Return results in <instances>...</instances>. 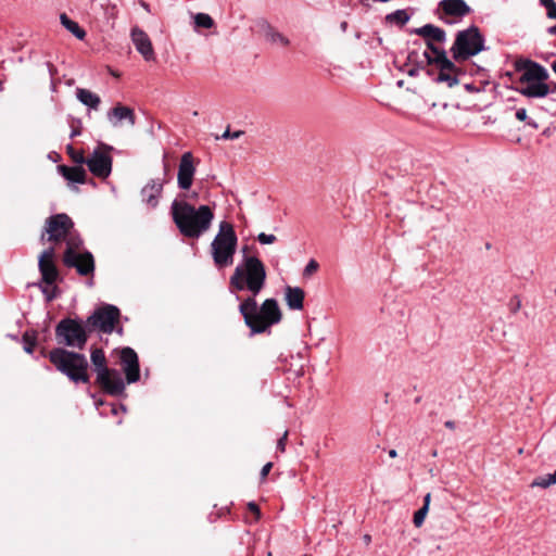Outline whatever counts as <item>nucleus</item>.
Masks as SVG:
<instances>
[{
    "label": "nucleus",
    "mask_w": 556,
    "mask_h": 556,
    "mask_svg": "<svg viewBox=\"0 0 556 556\" xmlns=\"http://www.w3.org/2000/svg\"><path fill=\"white\" fill-rule=\"evenodd\" d=\"M89 333L87 321L83 323L70 317L61 319L55 327V337L59 343L79 350L85 348Z\"/></svg>",
    "instance_id": "8"
},
{
    "label": "nucleus",
    "mask_w": 556,
    "mask_h": 556,
    "mask_svg": "<svg viewBox=\"0 0 556 556\" xmlns=\"http://www.w3.org/2000/svg\"><path fill=\"white\" fill-rule=\"evenodd\" d=\"M539 2L546 9V16L556 20V2L554 0H539Z\"/></svg>",
    "instance_id": "37"
},
{
    "label": "nucleus",
    "mask_w": 556,
    "mask_h": 556,
    "mask_svg": "<svg viewBox=\"0 0 556 556\" xmlns=\"http://www.w3.org/2000/svg\"><path fill=\"white\" fill-rule=\"evenodd\" d=\"M256 296L245 298L239 305V312L243 317L245 326L250 329V334H260L271 326L280 323L282 313L276 299H266L261 306L256 302Z\"/></svg>",
    "instance_id": "2"
},
{
    "label": "nucleus",
    "mask_w": 556,
    "mask_h": 556,
    "mask_svg": "<svg viewBox=\"0 0 556 556\" xmlns=\"http://www.w3.org/2000/svg\"><path fill=\"white\" fill-rule=\"evenodd\" d=\"M305 293L300 287L288 286L285 290V300L290 309L300 311L304 306Z\"/></svg>",
    "instance_id": "24"
},
{
    "label": "nucleus",
    "mask_w": 556,
    "mask_h": 556,
    "mask_svg": "<svg viewBox=\"0 0 556 556\" xmlns=\"http://www.w3.org/2000/svg\"><path fill=\"white\" fill-rule=\"evenodd\" d=\"M288 438V431H285L283 435L277 442V450L280 452L286 451V443Z\"/></svg>",
    "instance_id": "43"
},
{
    "label": "nucleus",
    "mask_w": 556,
    "mask_h": 556,
    "mask_svg": "<svg viewBox=\"0 0 556 556\" xmlns=\"http://www.w3.org/2000/svg\"><path fill=\"white\" fill-rule=\"evenodd\" d=\"M66 151L74 163L78 165L85 164L87 157H85L83 150H75L73 146L68 144Z\"/></svg>",
    "instance_id": "36"
},
{
    "label": "nucleus",
    "mask_w": 556,
    "mask_h": 556,
    "mask_svg": "<svg viewBox=\"0 0 556 556\" xmlns=\"http://www.w3.org/2000/svg\"><path fill=\"white\" fill-rule=\"evenodd\" d=\"M256 239L261 244H271L277 240L275 235L265 232L258 233Z\"/></svg>",
    "instance_id": "39"
},
{
    "label": "nucleus",
    "mask_w": 556,
    "mask_h": 556,
    "mask_svg": "<svg viewBox=\"0 0 556 556\" xmlns=\"http://www.w3.org/2000/svg\"><path fill=\"white\" fill-rule=\"evenodd\" d=\"M68 242H73L74 251H77L83 243V241L80 239L73 238V237L68 238L67 243Z\"/></svg>",
    "instance_id": "46"
},
{
    "label": "nucleus",
    "mask_w": 556,
    "mask_h": 556,
    "mask_svg": "<svg viewBox=\"0 0 556 556\" xmlns=\"http://www.w3.org/2000/svg\"><path fill=\"white\" fill-rule=\"evenodd\" d=\"M471 12L464 0H442L439 2L438 16L445 24H454Z\"/></svg>",
    "instance_id": "13"
},
{
    "label": "nucleus",
    "mask_w": 556,
    "mask_h": 556,
    "mask_svg": "<svg viewBox=\"0 0 556 556\" xmlns=\"http://www.w3.org/2000/svg\"><path fill=\"white\" fill-rule=\"evenodd\" d=\"M418 71L419 70L417 67L410 68L408 71V75L412 76V77L417 76L418 75Z\"/></svg>",
    "instance_id": "49"
},
{
    "label": "nucleus",
    "mask_w": 556,
    "mask_h": 556,
    "mask_svg": "<svg viewBox=\"0 0 556 556\" xmlns=\"http://www.w3.org/2000/svg\"><path fill=\"white\" fill-rule=\"evenodd\" d=\"M521 307V300L519 299V296L517 295H514L509 302H508V308L509 311L515 314L517 313Z\"/></svg>",
    "instance_id": "40"
},
{
    "label": "nucleus",
    "mask_w": 556,
    "mask_h": 556,
    "mask_svg": "<svg viewBox=\"0 0 556 556\" xmlns=\"http://www.w3.org/2000/svg\"><path fill=\"white\" fill-rule=\"evenodd\" d=\"M194 25L199 28H212L215 22L212 16L206 13H197L194 15Z\"/></svg>",
    "instance_id": "33"
},
{
    "label": "nucleus",
    "mask_w": 556,
    "mask_h": 556,
    "mask_svg": "<svg viewBox=\"0 0 556 556\" xmlns=\"http://www.w3.org/2000/svg\"><path fill=\"white\" fill-rule=\"evenodd\" d=\"M111 150H113L111 146L101 143L86 159L85 164L93 176L102 179L110 176L113 163L112 156L110 155Z\"/></svg>",
    "instance_id": "10"
},
{
    "label": "nucleus",
    "mask_w": 556,
    "mask_h": 556,
    "mask_svg": "<svg viewBox=\"0 0 556 556\" xmlns=\"http://www.w3.org/2000/svg\"><path fill=\"white\" fill-rule=\"evenodd\" d=\"M170 214L179 232L192 239H198L206 232L214 219V213L208 205H200L195 208L190 203L178 200L173 201Z\"/></svg>",
    "instance_id": "1"
},
{
    "label": "nucleus",
    "mask_w": 556,
    "mask_h": 556,
    "mask_svg": "<svg viewBox=\"0 0 556 556\" xmlns=\"http://www.w3.org/2000/svg\"><path fill=\"white\" fill-rule=\"evenodd\" d=\"M516 71L520 73V83L547 80V70L541 64L529 59H519L515 63Z\"/></svg>",
    "instance_id": "15"
},
{
    "label": "nucleus",
    "mask_w": 556,
    "mask_h": 556,
    "mask_svg": "<svg viewBox=\"0 0 556 556\" xmlns=\"http://www.w3.org/2000/svg\"><path fill=\"white\" fill-rule=\"evenodd\" d=\"M74 223L71 217L65 213L51 215L46 219L45 231L41 235V240H45V235H48L47 240L58 242L64 239L72 228Z\"/></svg>",
    "instance_id": "11"
},
{
    "label": "nucleus",
    "mask_w": 556,
    "mask_h": 556,
    "mask_svg": "<svg viewBox=\"0 0 556 556\" xmlns=\"http://www.w3.org/2000/svg\"><path fill=\"white\" fill-rule=\"evenodd\" d=\"M268 556H273V554H271V553H268Z\"/></svg>",
    "instance_id": "59"
},
{
    "label": "nucleus",
    "mask_w": 556,
    "mask_h": 556,
    "mask_svg": "<svg viewBox=\"0 0 556 556\" xmlns=\"http://www.w3.org/2000/svg\"><path fill=\"white\" fill-rule=\"evenodd\" d=\"M195 173L194 157L191 152H185L179 162L177 185L181 190H189Z\"/></svg>",
    "instance_id": "18"
},
{
    "label": "nucleus",
    "mask_w": 556,
    "mask_h": 556,
    "mask_svg": "<svg viewBox=\"0 0 556 556\" xmlns=\"http://www.w3.org/2000/svg\"><path fill=\"white\" fill-rule=\"evenodd\" d=\"M23 343H24V351L28 354H31L34 352V349H35V345H36V342H37V338H36V332H28L26 331L24 334H23Z\"/></svg>",
    "instance_id": "35"
},
{
    "label": "nucleus",
    "mask_w": 556,
    "mask_h": 556,
    "mask_svg": "<svg viewBox=\"0 0 556 556\" xmlns=\"http://www.w3.org/2000/svg\"><path fill=\"white\" fill-rule=\"evenodd\" d=\"M445 427H446V428H448V429H451V430H453V429H455V422H454V421H452V420H447V421L445 422Z\"/></svg>",
    "instance_id": "50"
},
{
    "label": "nucleus",
    "mask_w": 556,
    "mask_h": 556,
    "mask_svg": "<svg viewBox=\"0 0 556 556\" xmlns=\"http://www.w3.org/2000/svg\"><path fill=\"white\" fill-rule=\"evenodd\" d=\"M63 263L70 268H75L81 276H88L94 271V260L90 252L79 253L74 251L73 242H68V248L64 252Z\"/></svg>",
    "instance_id": "12"
},
{
    "label": "nucleus",
    "mask_w": 556,
    "mask_h": 556,
    "mask_svg": "<svg viewBox=\"0 0 556 556\" xmlns=\"http://www.w3.org/2000/svg\"><path fill=\"white\" fill-rule=\"evenodd\" d=\"M58 169L71 182L84 184L86 181V170L80 165L73 167L60 165Z\"/></svg>",
    "instance_id": "27"
},
{
    "label": "nucleus",
    "mask_w": 556,
    "mask_h": 556,
    "mask_svg": "<svg viewBox=\"0 0 556 556\" xmlns=\"http://www.w3.org/2000/svg\"><path fill=\"white\" fill-rule=\"evenodd\" d=\"M520 84V93L528 98H543L546 97L551 91L546 80H534Z\"/></svg>",
    "instance_id": "23"
},
{
    "label": "nucleus",
    "mask_w": 556,
    "mask_h": 556,
    "mask_svg": "<svg viewBox=\"0 0 556 556\" xmlns=\"http://www.w3.org/2000/svg\"><path fill=\"white\" fill-rule=\"evenodd\" d=\"M547 33L553 36L556 35V24L554 26L548 27Z\"/></svg>",
    "instance_id": "52"
},
{
    "label": "nucleus",
    "mask_w": 556,
    "mask_h": 556,
    "mask_svg": "<svg viewBox=\"0 0 556 556\" xmlns=\"http://www.w3.org/2000/svg\"><path fill=\"white\" fill-rule=\"evenodd\" d=\"M266 268L263 262L251 255H244L230 276L229 285L236 291L248 290L256 296L265 287Z\"/></svg>",
    "instance_id": "3"
},
{
    "label": "nucleus",
    "mask_w": 556,
    "mask_h": 556,
    "mask_svg": "<svg viewBox=\"0 0 556 556\" xmlns=\"http://www.w3.org/2000/svg\"><path fill=\"white\" fill-rule=\"evenodd\" d=\"M47 65H48L49 70L51 71V70H52V67H53V66L51 65V63H47Z\"/></svg>",
    "instance_id": "58"
},
{
    "label": "nucleus",
    "mask_w": 556,
    "mask_h": 556,
    "mask_svg": "<svg viewBox=\"0 0 556 556\" xmlns=\"http://www.w3.org/2000/svg\"><path fill=\"white\" fill-rule=\"evenodd\" d=\"M340 29H341L343 33H345V31H346V29H348V22H346V21L341 22V24H340Z\"/></svg>",
    "instance_id": "51"
},
{
    "label": "nucleus",
    "mask_w": 556,
    "mask_h": 556,
    "mask_svg": "<svg viewBox=\"0 0 556 556\" xmlns=\"http://www.w3.org/2000/svg\"><path fill=\"white\" fill-rule=\"evenodd\" d=\"M427 48L434 54L432 58L429 52H425L424 55L427 60L428 64H439L441 59V53L446 55L445 50L438 48L432 41H427Z\"/></svg>",
    "instance_id": "31"
},
{
    "label": "nucleus",
    "mask_w": 556,
    "mask_h": 556,
    "mask_svg": "<svg viewBox=\"0 0 556 556\" xmlns=\"http://www.w3.org/2000/svg\"><path fill=\"white\" fill-rule=\"evenodd\" d=\"M3 89H4L3 83L0 81V91H2Z\"/></svg>",
    "instance_id": "57"
},
{
    "label": "nucleus",
    "mask_w": 556,
    "mask_h": 556,
    "mask_svg": "<svg viewBox=\"0 0 556 556\" xmlns=\"http://www.w3.org/2000/svg\"><path fill=\"white\" fill-rule=\"evenodd\" d=\"M318 268H319V264L314 258H312L306 264V266L303 270V276L308 277V276L313 275L314 273H316L318 270Z\"/></svg>",
    "instance_id": "38"
},
{
    "label": "nucleus",
    "mask_w": 556,
    "mask_h": 556,
    "mask_svg": "<svg viewBox=\"0 0 556 556\" xmlns=\"http://www.w3.org/2000/svg\"><path fill=\"white\" fill-rule=\"evenodd\" d=\"M130 38L136 50L141 54L144 61H155V52L149 35L139 26H134L130 30Z\"/></svg>",
    "instance_id": "17"
},
{
    "label": "nucleus",
    "mask_w": 556,
    "mask_h": 556,
    "mask_svg": "<svg viewBox=\"0 0 556 556\" xmlns=\"http://www.w3.org/2000/svg\"><path fill=\"white\" fill-rule=\"evenodd\" d=\"M552 68H553V71H554V73L556 74V61H555V62H553V64H552Z\"/></svg>",
    "instance_id": "55"
},
{
    "label": "nucleus",
    "mask_w": 556,
    "mask_h": 556,
    "mask_svg": "<svg viewBox=\"0 0 556 556\" xmlns=\"http://www.w3.org/2000/svg\"><path fill=\"white\" fill-rule=\"evenodd\" d=\"M248 509L255 515L256 520L261 518V510L255 502H249Z\"/></svg>",
    "instance_id": "42"
},
{
    "label": "nucleus",
    "mask_w": 556,
    "mask_h": 556,
    "mask_svg": "<svg viewBox=\"0 0 556 556\" xmlns=\"http://www.w3.org/2000/svg\"><path fill=\"white\" fill-rule=\"evenodd\" d=\"M242 252L245 255V253L248 252V247L247 245L242 248Z\"/></svg>",
    "instance_id": "56"
},
{
    "label": "nucleus",
    "mask_w": 556,
    "mask_h": 556,
    "mask_svg": "<svg viewBox=\"0 0 556 556\" xmlns=\"http://www.w3.org/2000/svg\"><path fill=\"white\" fill-rule=\"evenodd\" d=\"M121 316L119 309L111 304H105L97 308L87 319V329L92 332L99 330L100 332L110 334L118 323Z\"/></svg>",
    "instance_id": "9"
},
{
    "label": "nucleus",
    "mask_w": 556,
    "mask_h": 556,
    "mask_svg": "<svg viewBox=\"0 0 556 556\" xmlns=\"http://www.w3.org/2000/svg\"><path fill=\"white\" fill-rule=\"evenodd\" d=\"M484 49V38L476 26L457 33L451 48V53L456 62L466 61Z\"/></svg>",
    "instance_id": "7"
},
{
    "label": "nucleus",
    "mask_w": 556,
    "mask_h": 556,
    "mask_svg": "<svg viewBox=\"0 0 556 556\" xmlns=\"http://www.w3.org/2000/svg\"><path fill=\"white\" fill-rule=\"evenodd\" d=\"M49 361L58 371L66 376L74 383H88L87 357L64 348H54L49 352Z\"/></svg>",
    "instance_id": "4"
},
{
    "label": "nucleus",
    "mask_w": 556,
    "mask_h": 556,
    "mask_svg": "<svg viewBox=\"0 0 556 556\" xmlns=\"http://www.w3.org/2000/svg\"><path fill=\"white\" fill-rule=\"evenodd\" d=\"M437 66L439 67V74L435 81L444 83L447 87H453L459 83V68L443 53H441L440 63Z\"/></svg>",
    "instance_id": "20"
},
{
    "label": "nucleus",
    "mask_w": 556,
    "mask_h": 556,
    "mask_svg": "<svg viewBox=\"0 0 556 556\" xmlns=\"http://www.w3.org/2000/svg\"><path fill=\"white\" fill-rule=\"evenodd\" d=\"M515 116L518 121H526L527 118V110L525 108H519L517 109L516 113H515Z\"/></svg>",
    "instance_id": "45"
},
{
    "label": "nucleus",
    "mask_w": 556,
    "mask_h": 556,
    "mask_svg": "<svg viewBox=\"0 0 556 556\" xmlns=\"http://www.w3.org/2000/svg\"><path fill=\"white\" fill-rule=\"evenodd\" d=\"M79 135H80V130L78 128H73L72 131H71L70 137L74 138V137L79 136Z\"/></svg>",
    "instance_id": "48"
},
{
    "label": "nucleus",
    "mask_w": 556,
    "mask_h": 556,
    "mask_svg": "<svg viewBox=\"0 0 556 556\" xmlns=\"http://www.w3.org/2000/svg\"><path fill=\"white\" fill-rule=\"evenodd\" d=\"M364 541L368 544L370 542V535L366 534Z\"/></svg>",
    "instance_id": "54"
},
{
    "label": "nucleus",
    "mask_w": 556,
    "mask_h": 556,
    "mask_svg": "<svg viewBox=\"0 0 556 556\" xmlns=\"http://www.w3.org/2000/svg\"><path fill=\"white\" fill-rule=\"evenodd\" d=\"M271 467H273V464H271V463H267V464H265V465L263 466V468L261 469V472H260V476H261V479H262V480H264V479L268 476V473H269V471H270Z\"/></svg>",
    "instance_id": "44"
},
{
    "label": "nucleus",
    "mask_w": 556,
    "mask_h": 556,
    "mask_svg": "<svg viewBox=\"0 0 556 556\" xmlns=\"http://www.w3.org/2000/svg\"><path fill=\"white\" fill-rule=\"evenodd\" d=\"M76 98L80 103L91 110H98L101 103V99L97 93L85 88L76 89Z\"/></svg>",
    "instance_id": "28"
},
{
    "label": "nucleus",
    "mask_w": 556,
    "mask_h": 556,
    "mask_svg": "<svg viewBox=\"0 0 556 556\" xmlns=\"http://www.w3.org/2000/svg\"><path fill=\"white\" fill-rule=\"evenodd\" d=\"M396 455H397V452H396L395 450H390V451H389V456H390L391 458L396 457Z\"/></svg>",
    "instance_id": "53"
},
{
    "label": "nucleus",
    "mask_w": 556,
    "mask_h": 556,
    "mask_svg": "<svg viewBox=\"0 0 556 556\" xmlns=\"http://www.w3.org/2000/svg\"><path fill=\"white\" fill-rule=\"evenodd\" d=\"M91 363L97 371V383L102 390L112 396L124 394L125 382L122 375L116 369H111L106 365V357L102 349H93L90 355Z\"/></svg>",
    "instance_id": "6"
},
{
    "label": "nucleus",
    "mask_w": 556,
    "mask_h": 556,
    "mask_svg": "<svg viewBox=\"0 0 556 556\" xmlns=\"http://www.w3.org/2000/svg\"><path fill=\"white\" fill-rule=\"evenodd\" d=\"M556 483V470L552 473H547L541 477H538L533 482L532 485L541 486V488H548Z\"/></svg>",
    "instance_id": "34"
},
{
    "label": "nucleus",
    "mask_w": 556,
    "mask_h": 556,
    "mask_svg": "<svg viewBox=\"0 0 556 556\" xmlns=\"http://www.w3.org/2000/svg\"><path fill=\"white\" fill-rule=\"evenodd\" d=\"M237 243L238 237L233 226L228 222H222L211 243V254L216 267L225 268L232 265Z\"/></svg>",
    "instance_id": "5"
},
{
    "label": "nucleus",
    "mask_w": 556,
    "mask_h": 556,
    "mask_svg": "<svg viewBox=\"0 0 556 556\" xmlns=\"http://www.w3.org/2000/svg\"><path fill=\"white\" fill-rule=\"evenodd\" d=\"M54 257V249L48 248L46 249L39 256V270L42 276V281L47 285H53L58 277L59 271L53 261Z\"/></svg>",
    "instance_id": "19"
},
{
    "label": "nucleus",
    "mask_w": 556,
    "mask_h": 556,
    "mask_svg": "<svg viewBox=\"0 0 556 556\" xmlns=\"http://www.w3.org/2000/svg\"><path fill=\"white\" fill-rule=\"evenodd\" d=\"M414 34H417L419 36H422L427 39V41H437V42H444L446 39L445 31L432 24H426L419 28H415L413 30Z\"/></svg>",
    "instance_id": "25"
},
{
    "label": "nucleus",
    "mask_w": 556,
    "mask_h": 556,
    "mask_svg": "<svg viewBox=\"0 0 556 556\" xmlns=\"http://www.w3.org/2000/svg\"><path fill=\"white\" fill-rule=\"evenodd\" d=\"M108 119L114 127L118 126L124 119L128 121L131 126L136 124L134 110L122 104H117L108 112Z\"/></svg>",
    "instance_id": "22"
},
{
    "label": "nucleus",
    "mask_w": 556,
    "mask_h": 556,
    "mask_svg": "<svg viewBox=\"0 0 556 556\" xmlns=\"http://www.w3.org/2000/svg\"><path fill=\"white\" fill-rule=\"evenodd\" d=\"M242 134H243V131H241V130L230 132L229 129H226L219 138H222V139H238Z\"/></svg>",
    "instance_id": "41"
},
{
    "label": "nucleus",
    "mask_w": 556,
    "mask_h": 556,
    "mask_svg": "<svg viewBox=\"0 0 556 556\" xmlns=\"http://www.w3.org/2000/svg\"><path fill=\"white\" fill-rule=\"evenodd\" d=\"M409 18L410 16L405 10H396L386 16L388 23H395L400 26H404Z\"/></svg>",
    "instance_id": "32"
},
{
    "label": "nucleus",
    "mask_w": 556,
    "mask_h": 556,
    "mask_svg": "<svg viewBox=\"0 0 556 556\" xmlns=\"http://www.w3.org/2000/svg\"><path fill=\"white\" fill-rule=\"evenodd\" d=\"M430 500H431V494L430 493H427L425 498H424V505L421 508H419L415 514H414V519H413V522L415 525V527L419 528L421 527V525L424 523L425 521V518L427 516V513L429 510V505H430Z\"/></svg>",
    "instance_id": "30"
},
{
    "label": "nucleus",
    "mask_w": 556,
    "mask_h": 556,
    "mask_svg": "<svg viewBox=\"0 0 556 556\" xmlns=\"http://www.w3.org/2000/svg\"><path fill=\"white\" fill-rule=\"evenodd\" d=\"M119 359L127 383L137 382L140 378V367L135 350L129 346L123 348L119 353Z\"/></svg>",
    "instance_id": "16"
},
{
    "label": "nucleus",
    "mask_w": 556,
    "mask_h": 556,
    "mask_svg": "<svg viewBox=\"0 0 556 556\" xmlns=\"http://www.w3.org/2000/svg\"><path fill=\"white\" fill-rule=\"evenodd\" d=\"M60 22L62 26L67 29L72 35H74L77 39L83 40L86 37V31L76 23L71 20L65 13L60 15Z\"/></svg>",
    "instance_id": "29"
},
{
    "label": "nucleus",
    "mask_w": 556,
    "mask_h": 556,
    "mask_svg": "<svg viewBox=\"0 0 556 556\" xmlns=\"http://www.w3.org/2000/svg\"><path fill=\"white\" fill-rule=\"evenodd\" d=\"M264 38L266 42H268L271 46H279L283 48L290 46L289 38L269 24H267L264 28Z\"/></svg>",
    "instance_id": "26"
},
{
    "label": "nucleus",
    "mask_w": 556,
    "mask_h": 556,
    "mask_svg": "<svg viewBox=\"0 0 556 556\" xmlns=\"http://www.w3.org/2000/svg\"><path fill=\"white\" fill-rule=\"evenodd\" d=\"M89 14L94 22L113 28L118 15V9L111 0H91Z\"/></svg>",
    "instance_id": "14"
},
{
    "label": "nucleus",
    "mask_w": 556,
    "mask_h": 556,
    "mask_svg": "<svg viewBox=\"0 0 556 556\" xmlns=\"http://www.w3.org/2000/svg\"><path fill=\"white\" fill-rule=\"evenodd\" d=\"M465 88L468 91H477V92H479L481 90L479 87H476L473 84H465Z\"/></svg>",
    "instance_id": "47"
},
{
    "label": "nucleus",
    "mask_w": 556,
    "mask_h": 556,
    "mask_svg": "<svg viewBox=\"0 0 556 556\" xmlns=\"http://www.w3.org/2000/svg\"><path fill=\"white\" fill-rule=\"evenodd\" d=\"M163 192V181L160 179H151L142 189L141 198L149 207L155 208L159 199Z\"/></svg>",
    "instance_id": "21"
}]
</instances>
